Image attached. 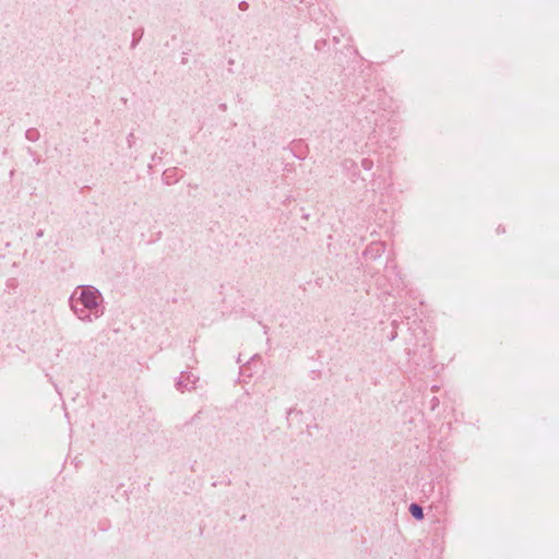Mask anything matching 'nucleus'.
I'll return each instance as SVG.
<instances>
[{"label": "nucleus", "instance_id": "1", "mask_svg": "<svg viewBox=\"0 0 559 559\" xmlns=\"http://www.w3.org/2000/svg\"><path fill=\"white\" fill-rule=\"evenodd\" d=\"M103 296L91 285L78 286L70 296V308L82 322H93L104 314Z\"/></svg>", "mask_w": 559, "mask_h": 559}, {"label": "nucleus", "instance_id": "2", "mask_svg": "<svg viewBox=\"0 0 559 559\" xmlns=\"http://www.w3.org/2000/svg\"><path fill=\"white\" fill-rule=\"evenodd\" d=\"M197 381L198 378L192 372H181L176 382V386L183 392L185 390L193 389Z\"/></svg>", "mask_w": 559, "mask_h": 559}, {"label": "nucleus", "instance_id": "3", "mask_svg": "<svg viewBox=\"0 0 559 559\" xmlns=\"http://www.w3.org/2000/svg\"><path fill=\"white\" fill-rule=\"evenodd\" d=\"M409 512L417 520H421L424 518L423 508L416 503L411 504Z\"/></svg>", "mask_w": 559, "mask_h": 559}]
</instances>
